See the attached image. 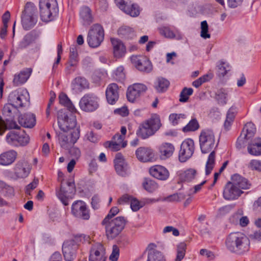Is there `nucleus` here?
<instances>
[{
  "label": "nucleus",
  "mask_w": 261,
  "mask_h": 261,
  "mask_svg": "<svg viewBox=\"0 0 261 261\" xmlns=\"http://www.w3.org/2000/svg\"><path fill=\"white\" fill-rule=\"evenodd\" d=\"M74 113L60 112L58 115V124L62 131L58 134L61 147L68 149L74 145L80 137V127H76L77 121Z\"/></svg>",
  "instance_id": "obj_1"
},
{
  "label": "nucleus",
  "mask_w": 261,
  "mask_h": 261,
  "mask_svg": "<svg viewBox=\"0 0 261 261\" xmlns=\"http://www.w3.org/2000/svg\"><path fill=\"white\" fill-rule=\"evenodd\" d=\"M225 245L229 251L238 254H242L249 250L250 240L243 233L232 232L227 237Z\"/></svg>",
  "instance_id": "obj_2"
},
{
  "label": "nucleus",
  "mask_w": 261,
  "mask_h": 261,
  "mask_svg": "<svg viewBox=\"0 0 261 261\" xmlns=\"http://www.w3.org/2000/svg\"><path fill=\"white\" fill-rule=\"evenodd\" d=\"M161 126L160 118L157 116H152L140 125L137 131V135L143 139H147L154 135Z\"/></svg>",
  "instance_id": "obj_3"
},
{
  "label": "nucleus",
  "mask_w": 261,
  "mask_h": 261,
  "mask_svg": "<svg viewBox=\"0 0 261 261\" xmlns=\"http://www.w3.org/2000/svg\"><path fill=\"white\" fill-rule=\"evenodd\" d=\"M40 15L43 21L53 20L58 14L59 9L56 0H40Z\"/></svg>",
  "instance_id": "obj_4"
},
{
  "label": "nucleus",
  "mask_w": 261,
  "mask_h": 261,
  "mask_svg": "<svg viewBox=\"0 0 261 261\" xmlns=\"http://www.w3.org/2000/svg\"><path fill=\"white\" fill-rule=\"evenodd\" d=\"M76 192L74 180L70 179L66 182H62L60 188L56 189V194L58 199L64 205L69 204V201L73 198Z\"/></svg>",
  "instance_id": "obj_5"
},
{
  "label": "nucleus",
  "mask_w": 261,
  "mask_h": 261,
  "mask_svg": "<svg viewBox=\"0 0 261 261\" xmlns=\"http://www.w3.org/2000/svg\"><path fill=\"white\" fill-rule=\"evenodd\" d=\"M37 20V8L33 3H27L21 17L23 28L25 30H30L35 25Z\"/></svg>",
  "instance_id": "obj_6"
},
{
  "label": "nucleus",
  "mask_w": 261,
  "mask_h": 261,
  "mask_svg": "<svg viewBox=\"0 0 261 261\" xmlns=\"http://www.w3.org/2000/svg\"><path fill=\"white\" fill-rule=\"evenodd\" d=\"M104 30L102 27L98 24H94L89 31L87 41L91 47H98L104 39Z\"/></svg>",
  "instance_id": "obj_7"
},
{
  "label": "nucleus",
  "mask_w": 261,
  "mask_h": 261,
  "mask_svg": "<svg viewBox=\"0 0 261 261\" xmlns=\"http://www.w3.org/2000/svg\"><path fill=\"white\" fill-rule=\"evenodd\" d=\"M6 139L7 142L13 146H23L30 141L29 136L24 131H11L8 133Z\"/></svg>",
  "instance_id": "obj_8"
},
{
  "label": "nucleus",
  "mask_w": 261,
  "mask_h": 261,
  "mask_svg": "<svg viewBox=\"0 0 261 261\" xmlns=\"http://www.w3.org/2000/svg\"><path fill=\"white\" fill-rule=\"evenodd\" d=\"M29 94L26 89L13 91L10 93L8 97L9 102L15 108L24 107L29 102Z\"/></svg>",
  "instance_id": "obj_9"
},
{
  "label": "nucleus",
  "mask_w": 261,
  "mask_h": 261,
  "mask_svg": "<svg viewBox=\"0 0 261 261\" xmlns=\"http://www.w3.org/2000/svg\"><path fill=\"white\" fill-rule=\"evenodd\" d=\"M199 143L202 153H207L211 152L215 143L214 133L210 129L202 130L199 136Z\"/></svg>",
  "instance_id": "obj_10"
},
{
  "label": "nucleus",
  "mask_w": 261,
  "mask_h": 261,
  "mask_svg": "<svg viewBox=\"0 0 261 261\" xmlns=\"http://www.w3.org/2000/svg\"><path fill=\"white\" fill-rule=\"evenodd\" d=\"M81 110L86 112H92L99 107V98L93 93L85 94L79 101Z\"/></svg>",
  "instance_id": "obj_11"
},
{
  "label": "nucleus",
  "mask_w": 261,
  "mask_h": 261,
  "mask_svg": "<svg viewBox=\"0 0 261 261\" xmlns=\"http://www.w3.org/2000/svg\"><path fill=\"white\" fill-rule=\"evenodd\" d=\"M195 150L193 140L188 138L184 140L181 145L178 153V159L180 162H185L193 155Z\"/></svg>",
  "instance_id": "obj_12"
},
{
  "label": "nucleus",
  "mask_w": 261,
  "mask_h": 261,
  "mask_svg": "<svg viewBox=\"0 0 261 261\" xmlns=\"http://www.w3.org/2000/svg\"><path fill=\"white\" fill-rule=\"evenodd\" d=\"M71 213L76 218L83 220L90 218L89 211L85 202L82 200L75 201L71 206Z\"/></svg>",
  "instance_id": "obj_13"
},
{
  "label": "nucleus",
  "mask_w": 261,
  "mask_h": 261,
  "mask_svg": "<svg viewBox=\"0 0 261 261\" xmlns=\"http://www.w3.org/2000/svg\"><path fill=\"white\" fill-rule=\"evenodd\" d=\"M147 89L146 86L141 83H135L129 86L126 92L127 100L131 102H134Z\"/></svg>",
  "instance_id": "obj_14"
},
{
  "label": "nucleus",
  "mask_w": 261,
  "mask_h": 261,
  "mask_svg": "<svg viewBox=\"0 0 261 261\" xmlns=\"http://www.w3.org/2000/svg\"><path fill=\"white\" fill-rule=\"evenodd\" d=\"M101 225L105 227L106 236L109 240L114 239V210L112 207L109 213L101 222Z\"/></svg>",
  "instance_id": "obj_15"
},
{
  "label": "nucleus",
  "mask_w": 261,
  "mask_h": 261,
  "mask_svg": "<svg viewBox=\"0 0 261 261\" xmlns=\"http://www.w3.org/2000/svg\"><path fill=\"white\" fill-rule=\"evenodd\" d=\"M130 59L132 63L139 70L147 72L151 71V63L146 57L132 56Z\"/></svg>",
  "instance_id": "obj_16"
},
{
  "label": "nucleus",
  "mask_w": 261,
  "mask_h": 261,
  "mask_svg": "<svg viewBox=\"0 0 261 261\" xmlns=\"http://www.w3.org/2000/svg\"><path fill=\"white\" fill-rule=\"evenodd\" d=\"M70 87L73 93L79 94L89 89L90 84L85 77L79 76L72 80Z\"/></svg>",
  "instance_id": "obj_17"
},
{
  "label": "nucleus",
  "mask_w": 261,
  "mask_h": 261,
  "mask_svg": "<svg viewBox=\"0 0 261 261\" xmlns=\"http://www.w3.org/2000/svg\"><path fill=\"white\" fill-rule=\"evenodd\" d=\"M243 192L234 185L233 182H228L223 191V197L226 200H234L239 197Z\"/></svg>",
  "instance_id": "obj_18"
},
{
  "label": "nucleus",
  "mask_w": 261,
  "mask_h": 261,
  "mask_svg": "<svg viewBox=\"0 0 261 261\" xmlns=\"http://www.w3.org/2000/svg\"><path fill=\"white\" fill-rule=\"evenodd\" d=\"M31 170V166L27 161H19L15 165L14 174L18 178H23L28 176Z\"/></svg>",
  "instance_id": "obj_19"
},
{
  "label": "nucleus",
  "mask_w": 261,
  "mask_h": 261,
  "mask_svg": "<svg viewBox=\"0 0 261 261\" xmlns=\"http://www.w3.org/2000/svg\"><path fill=\"white\" fill-rule=\"evenodd\" d=\"M41 35L39 31L33 30L27 34L23 38L22 40L18 44V48L24 49L28 47L30 44L35 43Z\"/></svg>",
  "instance_id": "obj_20"
},
{
  "label": "nucleus",
  "mask_w": 261,
  "mask_h": 261,
  "mask_svg": "<svg viewBox=\"0 0 261 261\" xmlns=\"http://www.w3.org/2000/svg\"><path fill=\"white\" fill-rule=\"evenodd\" d=\"M116 6L122 11L132 17L138 16L140 14L138 6L135 4L129 5L124 0H120L116 3Z\"/></svg>",
  "instance_id": "obj_21"
},
{
  "label": "nucleus",
  "mask_w": 261,
  "mask_h": 261,
  "mask_svg": "<svg viewBox=\"0 0 261 261\" xmlns=\"http://www.w3.org/2000/svg\"><path fill=\"white\" fill-rule=\"evenodd\" d=\"M128 165L120 153L115 155V171L121 176H125L128 173Z\"/></svg>",
  "instance_id": "obj_22"
},
{
  "label": "nucleus",
  "mask_w": 261,
  "mask_h": 261,
  "mask_svg": "<svg viewBox=\"0 0 261 261\" xmlns=\"http://www.w3.org/2000/svg\"><path fill=\"white\" fill-rule=\"evenodd\" d=\"M80 20L84 26L90 25L94 21L91 9L88 6L82 7L79 11Z\"/></svg>",
  "instance_id": "obj_23"
},
{
  "label": "nucleus",
  "mask_w": 261,
  "mask_h": 261,
  "mask_svg": "<svg viewBox=\"0 0 261 261\" xmlns=\"http://www.w3.org/2000/svg\"><path fill=\"white\" fill-rule=\"evenodd\" d=\"M150 174L158 179L166 180L169 176V172L164 167L160 165H155L150 168Z\"/></svg>",
  "instance_id": "obj_24"
},
{
  "label": "nucleus",
  "mask_w": 261,
  "mask_h": 261,
  "mask_svg": "<svg viewBox=\"0 0 261 261\" xmlns=\"http://www.w3.org/2000/svg\"><path fill=\"white\" fill-rule=\"evenodd\" d=\"M136 155L137 159L143 162L151 161L154 158V153L150 148L141 147L136 151Z\"/></svg>",
  "instance_id": "obj_25"
},
{
  "label": "nucleus",
  "mask_w": 261,
  "mask_h": 261,
  "mask_svg": "<svg viewBox=\"0 0 261 261\" xmlns=\"http://www.w3.org/2000/svg\"><path fill=\"white\" fill-rule=\"evenodd\" d=\"M17 152L14 150H9L0 154V165L8 166L12 164L16 160Z\"/></svg>",
  "instance_id": "obj_26"
},
{
  "label": "nucleus",
  "mask_w": 261,
  "mask_h": 261,
  "mask_svg": "<svg viewBox=\"0 0 261 261\" xmlns=\"http://www.w3.org/2000/svg\"><path fill=\"white\" fill-rule=\"evenodd\" d=\"M18 120L19 123L26 128L33 127L36 122L35 115L31 113L21 114L18 117Z\"/></svg>",
  "instance_id": "obj_27"
},
{
  "label": "nucleus",
  "mask_w": 261,
  "mask_h": 261,
  "mask_svg": "<svg viewBox=\"0 0 261 261\" xmlns=\"http://www.w3.org/2000/svg\"><path fill=\"white\" fill-rule=\"evenodd\" d=\"M32 72V70L31 68H26L15 74L13 81L14 85L19 86L24 84L29 79Z\"/></svg>",
  "instance_id": "obj_28"
},
{
  "label": "nucleus",
  "mask_w": 261,
  "mask_h": 261,
  "mask_svg": "<svg viewBox=\"0 0 261 261\" xmlns=\"http://www.w3.org/2000/svg\"><path fill=\"white\" fill-rule=\"evenodd\" d=\"M103 247L100 243H98L92 246L90 250L89 261H100L103 257L102 252Z\"/></svg>",
  "instance_id": "obj_29"
},
{
  "label": "nucleus",
  "mask_w": 261,
  "mask_h": 261,
  "mask_svg": "<svg viewBox=\"0 0 261 261\" xmlns=\"http://www.w3.org/2000/svg\"><path fill=\"white\" fill-rule=\"evenodd\" d=\"M115 81L117 82V83H115V89L119 90L122 89L123 90L125 87V73L124 72V68L122 66L117 68L115 72Z\"/></svg>",
  "instance_id": "obj_30"
},
{
  "label": "nucleus",
  "mask_w": 261,
  "mask_h": 261,
  "mask_svg": "<svg viewBox=\"0 0 261 261\" xmlns=\"http://www.w3.org/2000/svg\"><path fill=\"white\" fill-rule=\"evenodd\" d=\"M75 246L64 243L62 246V251L64 259L66 261H72L76 256Z\"/></svg>",
  "instance_id": "obj_31"
},
{
  "label": "nucleus",
  "mask_w": 261,
  "mask_h": 261,
  "mask_svg": "<svg viewBox=\"0 0 261 261\" xmlns=\"http://www.w3.org/2000/svg\"><path fill=\"white\" fill-rule=\"evenodd\" d=\"M17 123L12 119H6L5 120L0 116V135H3L6 129H19Z\"/></svg>",
  "instance_id": "obj_32"
},
{
  "label": "nucleus",
  "mask_w": 261,
  "mask_h": 261,
  "mask_svg": "<svg viewBox=\"0 0 261 261\" xmlns=\"http://www.w3.org/2000/svg\"><path fill=\"white\" fill-rule=\"evenodd\" d=\"M231 179L234 185L241 190L242 189H248L251 186V184L246 178L239 174H234L232 176Z\"/></svg>",
  "instance_id": "obj_33"
},
{
  "label": "nucleus",
  "mask_w": 261,
  "mask_h": 261,
  "mask_svg": "<svg viewBox=\"0 0 261 261\" xmlns=\"http://www.w3.org/2000/svg\"><path fill=\"white\" fill-rule=\"evenodd\" d=\"M248 152L252 155H259L261 154V139L256 138L248 144Z\"/></svg>",
  "instance_id": "obj_34"
},
{
  "label": "nucleus",
  "mask_w": 261,
  "mask_h": 261,
  "mask_svg": "<svg viewBox=\"0 0 261 261\" xmlns=\"http://www.w3.org/2000/svg\"><path fill=\"white\" fill-rule=\"evenodd\" d=\"M159 150L161 159L165 160L170 158L173 154L174 147L171 143H165L160 146Z\"/></svg>",
  "instance_id": "obj_35"
},
{
  "label": "nucleus",
  "mask_w": 261,
  "mask_h": 261,
  "mask_svg": "<svg viewBox=\"0 0 261 261\" xmlns=\"http://www.w3.org/2000/svg\"><path fill=\"white\" fill-rule=\"evenodd\" d=\"M60 103L66 107L69 111L72 113H76L77 110L69 98L67 94L64 93H61L59 96Z\"/></svg>",
  "instance_id": "obj_36"
},
{
  "label": "nucleus",
  "mask_w": 261,
  "mask_h": 261,
  "mask_svg": "<svg viewBox=\"0 0 261 261\" xmlns=\"http://www.w3.org/2000/svg\"><path fill=\"white\" fill-rule=\"evenodd\" d=\"M170 82L165 78L159 77L154 84V87L158 92L162 93L166 91L168 88Z\"/></svg>",
  "instance_id": "obj_37"
},
{
  "label": "nucleus",
  "mask_w": 261,
  "mask_h": 261,
  "mask_svg": "<svg viewBox=\"0 0 261 261\" xmlns=\"http://www.w3.org/2000/svg\"><path fill=\"white\" fill-rule=\"evenodd\" d=\"M237 113V109L236 107L232 106L229 109L227 113L226 120L224 124V127L226 129H229V127L230 126L232 122L234 120Z\"/></svg>",
  "instance_id": "obj_38"
},
{
  "label": "nucleus",
  "mask_w": 261,
  "mask_h": 261,
  "mask_svg": "<svg viewBox=\"0 0 261 261\" xmlns=\"http://www.w3.org/2000/svg\"><path fill=\"white\" fill-rule=\"evenodd\" d=\"M79 55L77 53V47L75 45L70 47V53L69 62L71 66H77L79 62Z\"/></svg>",
  "instance_id": "obj_39"
},
{
  "label": "nucleus",
  "mask_w": 261,
  "mask_h": 261,
  "mask_svg": "<svg viewBox=\"0 0 261 261\" xmlns=\"http://www.w3.org/2000/svg\"><path fill=\"white\" fill-rule=\"evenodd\" d=\"M256 132L255 125L252 122H248L244 126L242 134L247 137L248 139H251Z\"/></svg>",
  "instance_id": "obj_40"
},
{
  "label": "nucleus",
  "mask_w": 261,
  "mask_h": 261,
  "mask_svg": "<svg viewBox=\"0 0 261 261\" xmlns=\"http://www.w3.org/2000/svg\"><path fill=\"white\" fill-rule=\"evenodd\" d=\"M126 52V47L123 42L115 39V58H120L123 57Z\"/></svg>",
  "instance_id": "obj_41"
},
{
  "label": "nucleus",
  "mask_w": 261,
  "mask_h": 261,
  "mask_svg": "<svg viewBox=\"0 0 261 261\" xmlns=\"http://www.w3.org/2000/svg\"><path fill=\"white\" fill-rule=\"evenodd\" d=\"M227 92L224 89L218 90L215 94V99L218 103L221 105H224L227 103Z\"/></svg>",
  "instance_id": "obj_42"
},
{
  "label": "nucleus",
  "mask_w": 261,
  "mask_h": 261,
  "mask_svg": "<svg viewBox=\"0 0 261 261\" xmlns=\"http://www.w3.org/2000/svg\"><path fill=\"white\" fill-rule=\"evenodd\" d=\"M160 33L161 35L164 36L166 38H176L178 40L181 39L182 38V36L177 33V34H175L171 29L166 27H162L160 30Z\"/></svg>",
  "instance_id": "obj_43"
},
{
  "label": "nucleus",
  "mask_w": 261,
  "mask_h": 261,
  "mask_svg": "<svg viewBox=\"0 0 261 261\" xmlns=\"http://www.w3.org/2000/svg\"><path fill=\"white\" fill-rule=\"evenodd\" d=\"M215 164V152L213 151L210 154L205 167V174L209 175L213 170Z\"/></svg>",
  "instance_id": "obj_44"
},
{
  "label": "nucleus",
  "mask_w": 261,
  "mask_h": 261,
  "mask_svg": "<svg viewBox=\"0 0 261 261\" xmlns=\"http://www.w3.org/2000/svg\"><path fill=\"white\" fill-rule=\"evenodd\" d=\"M134 33L133 30L127 26H122L119 28L117 30L118 35L124 38H129L132 37V35Z\"/></svg>",
  "instance_id": "obj_45"
},
{
  "label": "nucleus",
  "mask_w": 261,
  "mask_h": 261,
  "mask_svg": "<svg viewBox=\"0 0 261 261\" xmlns=\"http://www.w3.org/2000/svg\"><path fill=\"white\" fill-rule=\"evenodd\" d=\"M196 173L195 169H189L180 174V178L182 180L190 181L195 178Z\"/></svg>",
  "instance_id": "obj_46"
},
{
  "label": "nucleus",
  "mask_w": 261,
  "mask_h": 261,
  "mask_svg": "<svg viewBox=\"0 0 261 261\" xmlns=\"http://www.w3.org/2000/svg\"><path fill=\"white\" fill-rule=\"evenodd\" d=\"M199 128V124L196 118L192 119L191 121L182 128V131L185 133L194 132Z\"/></svg>",
  "instance_id": "obj_47"
},
{
  "label": "nucleus",
  "mask_w": 261,
  "mask_h": 261,
  "mask_svg": "<svg viewBox=\"0 0 261 261\" xmlns=\"http://www.w3.org/2000/svg\"><path fill=\"white\" fill-rule=\"evenodd\" d=\"M106 96L109 103L112 105L114 104V83L110 84L108 86Z\"/></svg>",
  "instance_id": "obj_48"
},
{
  "label": "nucleus",
  "mask_w": 261,
  "mask_h": 261,
  "mask_svg": "<svg viewBox=\"0 0 261 261\" xmlns=\"http://www.w3.org/2000/svg\"><path fill=\"white\" fill-rule=\"evenodd\" d=\"M126 223V220L124 217L115 218V234H119L124 229Z\"/></svg>",
  "instance_id": "obj_49"
},
{
  "label": "nucleus",
  "mask_w": 261,
  "mask_h": 261,
  "mask_svg": "<svg viewBox=\"0 0 261 261\" xmlns=\"http://www.w3.org/2000/svg\"><path fill=\"white\" fill-rule=\"evenodd\" d=\"M186 118V117L185 114L173 113L170 115L169 120L173 125H175L179 123H183Z\"/></svg>",
  "instance_id": "obj_50"
},
{
  "label": "nucleus",
  "mask_w": 261,
  "mask_h": 261,
  "mask_svg": "<svg viewBox=\"0 0 261 261\" xmlns=\"http://www.w3.org/2000/svg\"><path fill=\"white\" fill-rule=\"evenodd\" d=\"M144 188L149 192H152L158 188V184L153 180L146 178L143 182Z\"/></svg>",
  "instance_id": "obj_51"
},
{
  "label": "nucleus",
  "mask_w": 261,
  "mask_h": 261,
  "mask_svg": "<svg viewBox=\"0 0 261 261\" xmlns=\"http://www.w3.org/2000/svg\"><path fill=\"white\" fill-rule=\"evenodd\" d=\"M147 261H166L165 256L160 251L148 252Z\"/></svg>",
  "instance_id": "obj_52"
},
{
  "label": "nucleus",
  "mask_w": 261,
  "mask_h": 261,
  "mask_svg": "<svg viewBox=\"0 0 261 261\" xmlns=\"http://www.w3.org/2000/svg\"><path fill=\"white\" fill-rule=\"evenodd\" d=\"M218 75L219 76H224L228 71L230 70L229 65L224 61H220L219 64L217 66Z\"/></svg>",
  "instance_id": "obj_53"
},
{
  "label": "nucleus",
  "mask_w": 261,
  "mask_h": 261,
  "mask_svg": "<svg viewBox=\"0 0 261 261\" xmlns=\"http://www.w3.org/2000/svg\"><path fill=\"white\" fill-rule=\"evenodd\" d=\"M0 186L2 189V192L4 195L7 197H11L14 195V189L13 187L8 185L4 182H0Z\"/></svg>",
  "instance_id": "obj_54"
},
{
  "label": "nucleus",
  "mask_w": 261,
  "mask_h": 261,
  "mask_svg": "<svg viewBox=\"0 0 261 261\" xmlns=\"http://www.w3.org/2000/svg\"><path fill=\"white\" fill-rule=\"evenodd\" d=\"M213 77V74L212 73H207L194 81L192 83V85L196 88H198L203 83L210 81Z\"/></svg>",
  "instance_id": "obj_55"
},
{
  "label": "nucleus",
  "mask_w": 261,
  "mask_h": 261,
  "mask_svg": "<svg viewBox=\"0 0 261 261\" xmlns=\"http://www.w3.org/2000/svg\"><path fill=\"white\" fill-rule=\"evenodd\" d=\"M186 244L181 242L177 246V256L175 261H181L184 257L186 253Z\"/></svg>",
  "instance_id": "obj_56"
},
{
  "label": "nucleus",
  "mask_w": 261,
  "mask_h": 261,
  "mask_svg": "<svg viewBox=\"0 0 261 261\" xmlns=\"http://www.w3.org/2000/svg\"><path fill=\"white\" fill-rule=\"evenodd\" d=\"M193 92V90L191 88L185 87L180 94L179 101L185 102L189 99V96L191 95Z\"/></svg>",
  "instance_id": "obj_57"
},
{
  "label": "nucleus",
  "mask_w": 261,
  "mask_h": 261,
  "mask_svg": "<svg viewBox=\"0 0 261 261\" xmlns=\"http://www.w3.org/2000/svg\"><path fill=\"white\" fill-rule=\"evenodd\" d=\"M117 137V140H115V151H118L121 148H124L127 145V142L124 141L125 137L119 134L115 135V138Z\"/></svg>",
  "instance_id": "obj_58"
},
{
  "label": "nucleus",
  "mask_w": 261,
  "mask_h": 261,
  "mask_svg": "<svg viewBox=\"0 0 261 261\" xmlns=\"http://www.w3.org/2000/svg\"><path fill=\"white\" fill-rule=\"evenodd\" d=\"M208 26L206 20L201 22V33L200 36L204 39L210 38V34L208 33Z\"/></svg>",
  "instance_id": "obj_59"
},
{
  "label": "nucleus",
  "mask_w": 261,
  "mask_h": 261,
  "mask_svg": "<svg viewBox=\"0 0 261 261\" xmlns=\"http://www.w3.org/2000/svg\"><path fill=\"white\" fill-rule=\"evenodd\" d=\"M249 140L250 139H248L247 137H245V135L241 134L238 138L236 143L237 148L240 149L244 147L247 143V141Z\"/></svg>",
  "instance_id": "obj_60"
},
{
  "label": "nucleus",
  "mask_w": 261,
  "mask_h": 261,
  "mask_svg": "<svg viewBox=\"0 0 261 261\" xmlns=\"http://www.w3.org/2000/svg\"><path fill=\"white\" fill-rule=\"evenodd\" d=\"M39 184V179L34 178L33 181L28 185L25 187V194L30 195L32 190L35 189Z\"/></svg>",
  "instance_id": "obj_61"
},
{
  "label": "nucleus",
  "mask_w": 261,
  "mask_h": 261,
  "mask_svg": "<svg viewBox=\"0 0 261 261\" xmlns=\"http://www.w3.org/2000/svg\"><path fill=\"white\" fill-rule=\"evenodd\" d=\"M248 167L251 170H255L261 172V161L256 160H252L249 163Z\"/></svg>",
  "instance_id": "obj_62"
},
{
  "label": "nucleus",
  "mask_w": 261,
  "mask_h": 261,
  "mask_svg": "<svg viewBox=\"0 0 261 261\" xmlns=\"http://www.w3.org/2000/svg\"><path fill=\"white\" fill-rule=\"evenodd\" d=\"M95 7L97 9L101 11H105L108 7V4L107 0H98L95 4Z\"/></svg>",
  "instance_id": "obj_63"
},
{
  "label": "nucleus",
  "mask_w": 261,
  "mask_h": 261,
  "mask_svg": "<svg viewBox=\"0 0 261 261\" xmlns=\"http://www.w3.org/2000/svg\"><path fill=\"white\" fill-rule=\"evenodd\" d=\"M86 136L89 141L94 143H97L100 139L99 137L97 135L95 134L92 131L87 133Z\"/></svg>",
  "instance_id": "obj_64"
}]
</instances>
